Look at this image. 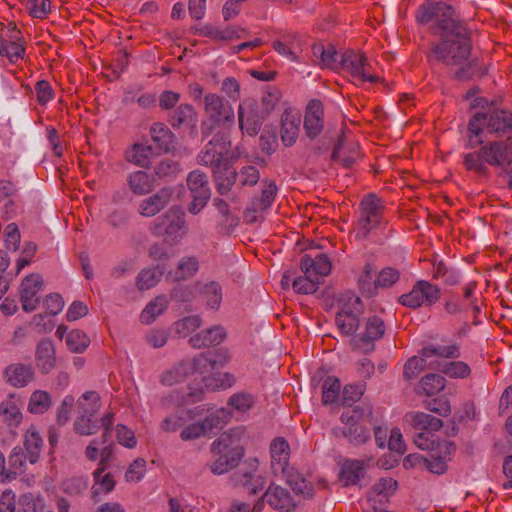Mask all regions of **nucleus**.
I'll return each instance as SVG.
<instances>
[{"label": "nucleus", "instance_id": "obj_22", "mask_svg": "<svg viewBox=\"0 0 512 512\" xmlns=\"http://www.w3.org/2000/svg\"><path fill=\"white\" fill-rule=\"evenodd\" d=\"M301 123L300 114L292 109H286L281 116V140L286 147L295 144Z\"/></svg>", "mask_w": 512, "mask_h": 512}, {"label": "nucleus", "instance_id": "obj_64", "mask_svg": "<svg viewBox=\"0 0 512 512\" xmlns=\"http://www.w3.org/2000/svg\"><path fill=\"white\" fill-rule=\"evenodd\" d=\"M43 509V501L32 493H25L20 496L17 512H38Z\"/></svg>", "mask_w": 512, "mask_h": 512}, {"label": "nucleus", "instance_id": "obj_46", "mask_svg": "<svg viewBox=\"0 0 512 512\" xmlns=\"http://www.w3.org/2000/svg\"><path fill=\"white\" fill-rule=\"evenodd\" d=\"M414 443L422 450H429L433 452L436 448L437 449H444L445 453L449 452L450 447L452 446L451 443L444 442L443 444H440L435 439L434 432H427V431H419L414 437H413Z\"/></svg>", "mask_w": 512, "mask_h": 512}, {"label": "nucleus", "instance_id": "obj_2", "mask_svg": "<svg viewBox=\"0 0 512 512\" xmlns=\"http://www.w3.org/2000/svg\"><path fill=\"white\" fill-rule=\"evenodd\" d=\"M150 232L163 238L170 245H177L188 233L185 212L179 206H173L150 224Z\"/></svg>", "mask_w": 512, "mask_h": 512}, {"label": "nucleus", "instance_id": "obj_27", "mask_svg": "<svg viewBox=\"0 0 512 512\" xmlns=\"http://www.w3.org/2000/svg\"><path fill=\"white\" fill-rule=\"evenodd\" d=\"M226 338V332L222 326H214L203 330L189 339L193 348L201 349L204 347L219 345Z\"/></svg>", "mask_w": 512, "mask_h": 512}, {"label": "nucleus", "instance_id": "obj_9", "mask_svg": "<svg viewBox=\"0 0 512 512\" xmlns=\"http://www.w3.org/2000/svg\"><path fill=\"white\" fill-rule=\"evenodd\" d=\"M340 64V68L345 69L353 79L361 83L378 81V77L370 72V63L363 53L347 50L341 55Z\"/></svg>", "mask_w": 512, "mask_h": 512}, {"label": "nucleus", "instance_id": "obj_36", "mask_svg": "<svg viewBox=\"0 0 512 512\" xmlns=\"http://www.w3.org/2000/svg\"><path fill=\"white\" fill-rule=\"evenodd\" d=\"M192 374V364L188 363V360H183L173 366L170 370L163 373L161 376V383L166 386H172L183 382Z\"/></svg>", "mask_w": 512, "mask_h": 512}, {"label": "nucleus", "instance_id": "obj_44", "mask_svg": "<svg viewBox=\"0 0 512 512\" xmlns=\"http://www.w3.org/2000/svg\"><path fill=\"white\" fill-rule=\"evenodd\" d=\"M207 307L218 310L222 302V287L218 282L211 281L203 285L200 290Z\"/></svg>", "mask_w": 512, "mask_h": 512}, {"label": "nucleus", "instance_id": "obj_19", "mask_svg": "<svg viewBox=\"0 0 512 512\" xmlns=\"http://www.w3.org/2000/svg\"><path fill=\"white\" fill-rule=\"evenodd\" d=\"M35 363L41 374H49L56 366V349L50 338H43L35 349Z\"/></svg>", "mask_w": 512, "mask_h": 512}, {"label": "nucleus", "instance_id": "obj_40", "mask_svg": "<svg viewBox=\"0 0 512 512\" xmlns=\"http://www.w3.org/2000/svg\"><path fill=\"white\" fill-rule=\"evenodd\" d=\"M26 459L21 447H15L8 458V466L6 467V480L11 481L18 475L22 474L26 469Z\"/></svg>", "mask_w": 512, "mask_h": 512}, {"label": "nucleus", "instance_id": "obj_50", "mask_svg": "<svg viewBox=\"0 0 512 512\" xmlns=\"http://www.w3.org/2000/svg\"><path fill=\"white\" fill-rule=\"evenodd\" d=\"M231 411L226 408H220L205 417L203 421L209 434L214 430L222 429L231 419Z\"/></svg>", "mask_w": 512, "mask_h": 512}, {"label": "nucleus", "instance_id": "obj_17", "mask_svg": "<svg viewBox=\"0 0 512 512\" xmlns=\"http://www.w3.org/2000/svg\"><path fill=\"white\" fill-rule=\"evenodd\" d=\"M300 267L304 274L313 276L320 283L330 274L332 264L324 253H317L315 256L306 254L301 258Z\"/></svg>", "mask_w": 512, "mask_h": 512}, {"label": "nucleus", "instance_id": "obj_37", "mask_svg": "<svg viewBox=\"0 0 512 512\" xmlns=\"http://www.w3.org/2000/svg\"><path fill=\"white\" fill-rule=\"evenodd\" d=\"M214 461L210 464V470L214 475H222L238 466L242 459L227 452L211 451Z\"/></svg>", "mask_w": 512, "mask_h": 512}, {"label": "nucleus", "instance_id": "obj_43", "mask_svg": "<svg viewBox=\"0 0 512 512\" xmlns=\"http://www.w3.org/2000/svg\"><path fill=\"white\" fill-rule=\"evenodd\" d=\"M168 306L166 296H157L154 300L150 301L144 310L141 312L140 320L144 324L152 323L157 316L161 315Z\"/></svg>", "mask_w": 512, "mask_h": 512}, {"label": "nucleus", "instance_id": "obj_54", "mask_svg": "<svg viewBox=\"0 0 512 512\" xmlns=\"http://www.w3.org/2000/svg\"><path fill=\"white\" fill-rule=\"evenodd\" d=\"M344 144V133L342 132L338 136L337 143L333 149L331 159L335 162H340L344 167L349 168L353 165L356 160V151L351 150V153L346 155L343 149Z\"/></svg>", "mask_w": 512, "mask_h": 512}, {"label": "nucleus", "instance_id": "obj_49", "mask_svg": "<svg viewBox=\"0 0 512 512\" xmlns=\"http://www.w3.org/2000/svg\"><path fill=\"white\" fill-rule=\"evenodd\" d=\"M52 405V399L47 391L36 390L29 399L28 411L32 414H43Z\"/></svg>", "mask_w": 512, "mask_h": 512}, {"label": "nucleus", "instance_id": "obj_30", "mask_svg": "<svg viewBox=\"0 0 512 512\" xmlns=\"http://www.w3.org/2000/svg\"><path fill=\"white\" fill-rule=\"evenodd\" d=\"M365 475L364 463L355 459L345 460L339 471V480L344 486L356 485Z\"/></svg>", "mask_w": 512, "mask_h": 512}, {"label": "nucleus", "instance_id": "obj_55", "mask_svg": "<svg viewBox=\"0 0 512 512\" xmlns=\"http://www.w3.org/2000/svg\"><path fill=\"white\" fill-rule=\"evenodd\" d=\"M202 320L199 315L184 317L173 324L175 332L180 337H187L201 326Z\"/></svg>", "mask_w": 512, "mask_h": 512}, {"label": "nucleus", "instance_id": "obj_5", "mask_svg": "<svg viewBox=\"0 0 512 512\" xmlns=\"http://www.w3.org/2000/svg\"><path fill=\"white\" fill-rule=\"evenodd\" d=\"M384 205L375 194H368L359 204V217L354 224L353 233L356 240L367 239L384 223Z\"/></svg>", "mask_w": 512, "mask_h": 512}, {"label": "nucleus", "instance_id": "obj_4", "mask_svg": "<svg viewBox=\"0 0 512 512\" xmlns=\"http://www.w3.org/2000/svg\"><path fill=\"white\" fill-rule=\"evenodd\" d=\"M469 131L484 130L487 134L511 138L512 112L506 109L489 107L476 113L469 121Z\"/></svg>", "mask_w": 512, "mask_h": 512}, {"label": "nucleus", "instance_id": "obj_12", "mask_svg": "<svg viewBox=\"0 0 512 512\" xmlns=\"http://www.w3.org/2000/svg\"><path fill=\"white\" fill-rule=\"evenodd\" d=\"M385 328L384 321L379 316L369 317L366 321L364 332L352 339V346L364 352L373 351L374 342L384 336Z\"/></svg>", "mask_w": 512, "mask_h": 512}, {"label": "nucleus", "instance_id": "obj_32", "mask_svg": "<svg viewBox=\"0 0 512 512\" xmlns=\"http://www.w3.org/2000/svg\"><path fill=\"white\" fill-rule=\"evenodd\" d=\"M199 270V260L196 256L181 258L175 268L170 271L167 278L174 282L184 281L193 277Z\"/></svg>", "mask_w": 512, "mask_h": 512}, {"label": "nucleus", "instance_id": "obj_59", "mask_svg": "<svg viewBox=\"0 0 512 512\" xmlns=\"http://www.w3.org/2000/svg\"><path fill=\"white\" fill-rule=\"evenodd\" d=\"M433 278L441 279L443 283L448 286L456 285L459 282L457 272L448 268L442 261L434 265Z\"/></svg>", "mask_w": 512, "mask_h": 512}, {"label": "nucleus", "instance_id": "obj_39", "mask_svg": "<svg viewBox=\"0 0 512 512\" xmlns=\"http://www.w3.org/2000/svg\"><path fill=\"white\" fill-rule=\"evenodd\" d=\"M0 415L10 427L19 426L23 418L20 407L12 396L1 402Z\"/></svg>", "mask_w": 512, "mask_h": 512}, {"label": "nucleus", "instance_id": "obj_28", "mask_svg": "<svg viewBox=\"0 0 512 512\" xmlns=\"http://www.w3.org/2000/svg\"><path fill=\"white\" fill-rule=\"evenodd\" d=\"M151 139L159 152L170 151L175 144L176 136L164 123H154L150 127Z\"/></svg>", "mask_w": 512, "mask_h": 512}, {"label": "nucleus", "instance_id": "obj_45", "mask_svg": "<svg viewBox=\"0 0 512 512\" xmlns=\"http://www.w3.org/2000/svg\"><path fill=\"white\" fill-rule=\"evenodd\" d=\"M152 154V147L140 143H136L126 152V159L128 162L135 165L147 168L150 164V155Z\"/></svg>", "mask_w": 512, "mask_h": 512}, {"label": "nucleus", "instance_id": "obj_52", "mask_svg": "<svg viewBox=\"0 0 512 512\" xmlns=\"http://www.w3.org/2000/svg\"><path fill=\"white\" fill-rule=\"evenodd\" d=\"M499 412L507 415L506 430L509 434V443L512 445V386H508L502 393L499 401Z\"/></svg>", "mask_w": 512, "mask_h": 512}, {"label": "nucleus", "instance_id": "obj_7", "mask_svg": "<svg viewBox=\"0 0 512 512\" xmlns=\"http://www.w3.org/2000/svg\"><path fill=\"white\" fill-rule=\"evenodd\" d=\"M100 396L96 391H87L78 400V409L81 415L74 422V430L79 435H93L97 432L98 426L92 418L98 411Z\"/></svg>", "mask_w": 512, "mask_h": 512}, {"label": "nucleus", "instance_id": "obj_31", "mask_svg": "<svg viewBox=\"0 0 512 512\" xmlns=\"http://www.w3.org/2000/svg\"><path fill=\"white\" fill-rule=\"evenodd\" d=\"M233 484L242 487L249 495H255L265 486V479L251 472L237 471L232 475Z\"/></svg>", "mask_w": 512, "mask_h": 512}, {"label": "nucleus", "instance_id": "obj_34", "mask_svg": "<svg viewBox=\"0 0 512 512\" xmlns=\"http://www.w3.org/2000/svg\"><path fill=\"white\" fill-rule=\"evenodd\" d=\"M336 437H344L352 445H363L370 440L371 435L369 429L365 425L336 427L333 429Z\"/></svg>", "mask_w": 512, "mask_h": 512}, {"label": "nucleus", "instance_id": "obj_57", "mask_svg": "<svg viewBox=\"0 0 512 512\" xmlns=\"http://www.w3.org/2000/svg\"><path fill=\"white\" fill-rule=\"evenodd\" d=\"M162 271L158 268L142 270L136 280V285L139 290H147L154 287L160 280Z\"/></svg>", "mask_w": 512, "mask_h": 512}, {"label": "nucleus", "instance_id": "obj_60", "mask_svg": "<svg viewBox=\"0 0 512 512\" xmlns=\"http://www.w3.org/2000/svg\"><path fill=\"white\" fill-rule=\"evenodd\" d=\"M187 185L191 193L210 192L207 175L200 170L188 174Z\"/></svg>", "mask_w": 512, "mask_h": 512}, {"label": "nucleus", "instance_id": "obj_26", "mask_svg": "<svg viewBox=\"0 0 512 512\" xmlns=\"http://www.w3.org/2000/svg\"><path fill=\"white\" fill-rule=\"evenodd\" d=\"M405 421L417 431L436 432L443 426L440 418L424 412H409L405 415Z\"/></svg>", "mask_w": 512, "mask_h": 512}, {"label": "nucleus", "instance_id": "obj_61", "mask_svg": "<svg viewBox=\"0 0 512 512\" xmlns=\"http://www.w3.org/2000/svg\"><path fill=\"white\" fill-rule=\"evenodd\" d=\"M253 404V396L246 392L235 393L228 399V405L235 411L241 413H245L250 410Z\"/></svg>", "mask_w": 512, "mask_h": 512}, {"label": "nucleus", "instance_id": "obj_21", "mask_svg": "<svg viewBox=\"0 0 512 512\" xmlns=\"http://www.w3.org/2000/svg\"><path fill=\"white\" fill-rule=\"evenodd\" d=\"M323 105L319 100H312L307 108L304 117V129L310 139L316 138L323 130Z\"/></svg>", "mask_w": 512, "mask_h": 512}, {"label": "nucleus", "instance_id": "obj_15", "mask_svg": "<svg viewBox=\"0 0 512 512\" xmlns=\"http://www.w3.org/2000/svg\"><path fill=\"white\" fill-rule=\"evenodd\" d=\"M495 141L482 147L484 161L492 166H502L512 161V141Z\"/></svg>", "mask_w": 512, "mask_h": 512}, {"label": "nucleus", "instance_id": "obj_16", "mask_svg": "<svg viewBox=\"0 0 512 512\" xmlns=\"http://www.w3.org/2000/svg\"><path fill=\"white\" fill-rule=\"evenodd\" d=\"M271 468L275 475L289 476L290 447L283 437L274 439L270 444Z\"/></svg>", "mask_w": 512, "mask_h": 512}, {"label": "nucleus", "instance_id": "obj_56", "mask_svg": "<svg viewBox=\"0 0 512 512\" xmlns=\"http://www.w3.org/2000/svg\"><path fill=\"white\" fill-rule=\"evenodd\" d=\"M66 344L70 351L82 353L90 344L89 337L80 330H72L66 337Z\"/></svg>", "mask_w": 512, "mask_h": 512}, {"label": "nucleus", "instance_id": "obj_11", "mask_svg": "<svg viewBox=\"0 0 512 512\" xmlns=\"http://www.w3.org/2000/svg\"><path fill=\"white\" fill-rule=\"evenodd\" d=\"M245 429L243 427H234L223 432L210 445V451L227 452L230 455L243 458Z\"/></svg>", "mask_w": 512, "mask_h": 512}, {"label": "nucleus", "instance_id": "obj_23", "mask_svg": "<svg viewBox=\"0 0 512 512\" xmlns=\"http://www.w3.org/2000/svg\"><path fill=\"white\" fill-rule=\"evenodd\" d=\"M398 483L391 477L379 479L369 490L367 494L368 502L373 505H383L389 501L396 489Z\"/></svg>", "mask_w": 512, "mask_h": 512}, {"label": "nucleus", "instance_id": "obj_10", "mask_svg": "<svg viewBox=\"0 0 512 512\" xmlns=\"http://www.w3.org/2000/svg\"><path fill=\"white\" fill-rule=\"evenodd\" d=\"M265 118L259 110L258 102L253 98L245 99L238 106L239 128L249 136H256Z\"/></svg>", "mask_w": 512, "mask_h": 512}, {"label": "nucleus", "instance_id": "obj_18", "mask_svg": "<svg viewBox=\"0 0 512 512\" xmlns=\"http://www.w3.org/2000/svg\"><path fill=\"white\" fill-rule=\"evenodd\" d=\"M173 190L169 187L159 189L155 194L143 199L138 211L142 216L153 217L163 210L172 200Z\"/></svg>", "mask_w": 512, "mask_h": 512}, {"label": "nucleus", "instance_id": "obj_58", "mask_svg": "<svg viewBox=\"0 0 512 512\" xmlns=\"http://www.w3.org/2000/svg\"><path fill=\"white\" fill-rule=\"evenodd\" d=\"M341 384L337 378L327 377L322 386V400L324 404L334 403L340 394Z\"/></svg>", "mask_w": 512, "mask_h": 512}, {"label": "nucleus", "instance_id": "obj_51", "mask_svg": "<svg viewBox=\"0 0 512 512\" xmlns=\"http://www.w3.org/2000/svg\"><path fill=\"white\" fill-rule=\"evenodd\" d=\"M374 275V266L367 263L358 277V287L362 291L363 295L367 297H372L376 293Z\"/></svg>", "mask_w": 512, "mask_h": 512}, {"label": "nucleus", "instance_id": "obj_38", "mask_svg": "<svg viewBox=\"0 0 512 512\" xmlns=\"http://www.w3.org/2000/svg\"><path fill=\"white\" fill-rule=\"evenodd\" d=\"M43 439L34 427L28 429L24 436V447L28 460L31 464H35L41 454Z\"/></svg>", "mask_w": 512, "mask_h": 512}, {"label": "nucleus", "instance_id": "obj_35", "mask_svg": "<svg viewBox=\"0 0 512 512\" xmlns=\"http://www.w3.org/2000/svg\"><path fill=\"white\" fill-rule=\"evenodd\" d=\"M107 468L98 467L93 472L94 486L92 487V498L98 501V495L101 493L107 494L113 491L115 487V480L112 473H105Z\"/></svg>", "mask_w": 512, "mask_h": 512}, {"label": "nucleus", "instance_id": "obj_53", "mask_svg": "<svg viewBox=\"0 0 512 512\" xmlns=\"http://www.w3.org/2000/svg\"><path fill=\"white\" fill-rule=\"evenodd\" d=\"M446 380L443 376L435 373L427 374L420 381L421 389L428 396L435 395L445 388Z\"/></svg>", "mask_w": 512, "mask_h": 512}, {"label": "nucleus", "instance_id": "obj_8", "mask_svg": "<svg viewBox=\"0 0 512 512\" xmlns=\"http://www.w3.org/2000/svg\"><path fill=\"white\" fill-rule=\"evenodd\" d=\"M440 298L438 286L426 280L417 281L412 289L398 298V302L408 308L417 309L422 305L431 306Z\"/></svg>", "mask_w": 512, "mask_h": 512}, {"label": "nucleus", "instance_id": "obj_13", "mask_svg": "<svg viewBox=\"0 0 512 512\" xmlns=\"http://www.w3.org/2000/svg\"><path fill=\"white\" fill-rule=\"evenodd\" d=\"M362 302L359 297L351 299V305H344L336 314L335 323L343 335H353L359 327Z\"/></svg>", "mask_w": 512, "mask_h": 512}, {"label": "nucleus", "instance_id": "obj_24", "mask_svg": "<svg viewBox=\"0 0 512 512\" xmlns=\"http://www.w3.org/2000/svg\"><path fill=\"white\" fill-rule=\"evenodd\" d=\"M264 498L266 503L275 510L290 512L294 509V502L290 493L280 486L270 485L264 493Z\"/></svg>", "mask_w": 512, "mask_h": 512}, {"label": "nucleus", "instance_id": "obj_25", "mask_svg": "<svg viewBox=\"0 0 512 512\" xmlns=\"http://www.w3.org/2000/svg\"><path fill=\"white\" fill-rule=\"evenodd\" d=\"M340 419L344 424L343 427L370 424L372 421V408L370 405L349 406L342 412Z\"/></svg>", "mask_w": 512, "mask_h": 512}, {"label": "nucleus", "instance_id": "obj_33", "mask_svg": "<svg viewBox=\"0 0 512 512\" xmlns=\"http://www.w3.org/2000/svg\"><path fill=\"white\" fill-rule=\"evenodd\" d=\"M277 186L274 181L264 179L262 181V190L259 197H254L251 201V211H265L269 209L275 200Z\"/></svg>", "mask_w": 512, "mask_h": 512}, {"label": "nucleus", "instance_id": "obj_41", "mask_svg": "<svg viewBox=\"0 0 512 512\" xmlns=\"http://www.w3.org/2000/svg\"><path fill=\"white\" fill-rule=\"evenodd\" d=\"M195 122L196 112L191 104L179 105L169 117V123L173 128L194 125Z\"/></svg>", "mask_w": 512, "mask_h": 512}, {"label": "nucleus", "instance_id": "obj_20", "mask_svg": "<svg viewBox=\"0 0 512 512\" xmlns=\"http://www.w3.org/2000/svg\"><path fill=\"white\" fill-rule=\"evenodd\" d=\"M3 375L12 387L23 388L33 381L35 372L30 364L13 363L5 368Z\"/></svg>", "mask_w": 512, "mask_h": 512}, {"label": "nucleus", "instance_id": "obj_42", "mask_svg": "<svg viewBox=\"0 0 512 512\" xmlns=\"http://www.w3.org/2000/svg\"><path fill=\"white\" fill-rule=\"evenodd\" d=\"M200 414L201 411L199 408H195L181 412L180 414L171 415L161 422L160 427L165 432H175L182 427L186 421L192 420Z\"/></svg>", "mask_w": 512, "mask_h": 512}, {"label": "nucleus", "instance_id": "obj_62", "mask_svg": "<svg viewBox=\"0 0 512 512\" xmlns=\"http://www.w3.org/2000/svg\"><path fill=\"white\" fill-rule=\"evenodd\" d=\"M426 366V358L413 356L407 360L403 368V378L407 381L416 378Z\"/></svg>", "mask_w": 512, "mask_h": 512}, {"label": "nucleus", "instance_id": "obj_47", "mask_svg": "<svg viewBox=\"0 0 512 512\" xmlns=\"http://www.w3.org/2000/svg\"><path fill=\"white\" fill-rule=\"evenodd\" d=\"M483 159L482 147L479 151L467 153L463 157V164L466 170L474 172L479 176H487L489 173L488 167L485 165Z\"/></svg>", "mask_w": 512, "mask_h": 512}, {"label": "nucleus", "instance_id": "obj_48", "mask_svg": "<svg viewBox=\"0 0 512 512\" xmlns=\"http://www.w3.org/2000/svg\"><path fill=\"white\" fill-rule=\"evenodd\" d=\"M219 172H214L216 188L219 194H227L231 187L235 184L238 173L227 165L226 168L219 169Z\"/></svg>", "mask_w": 512, "mask_h": 512}, {"label": "nucleus", "instance_id": "obj_3", "mask_svg": "<svg viewBox=\"0 0 512 512\" xmlns=\"http://www.w3.org/2000/svg\"><path fill=\"white\" fill-rule=\"evenodd\" d=\"M204 113L207 117L201 125L203 137L213 134L215 128L230 127L235 122V113L228 100L216 93H208L204 96Z\"/></svg>", "mask_w": 512, "mask_h": 512}, {"label": "nucleus", "instance_id": "obj_6", "mask_svg": "<svg viewBox=\"0 0 512 512\" xmlns=\"http://www.w3.org/2000/svg\"><path fill=\"white\" fill-rule=\"evenodd\" d=\"M231 142L228 133L216 132L197 156L198 163L212 168L213 172L226 168L229 165V152Z\"/></svg>", "mask_w": 512, "mask_h": 512}, {"label": "nucleus", "instance_id": "obj_29", "mask_svg": "<svg viewBox=\"0 0 512 512\" xmlns=\"http://www.w3.org/2000/svg\"><path fill=\"white\" fill-rule=\"evenodd\" d=\"M127 184L129 189L139 196L149 194L156 187L154 176L142 170L130 173Z\"/></svg>", "mask_w": 512, "mask_h": 512}, {"label": "nucleus", "instance_id": "obj_1", "mask_svg": "<svg viewBox=\"0 0 512 512\" xmlns=\"http://www.w3.org/2000/svg\"><path fill=\"white\" fill-rule=\"evenodd\" d=\"M418 23L427 27L439 40L430 44L427 58L449 67H458L455 78L468 80L477 72L485 71L478 66L477 58H471V30L456 14L453 6L442 1H427L416 13Z\"/></svg>", "mask_w": 512, "mask_h": 512}, {"label": "nucleus", "instance_id": "obj_14", "mask_svg": "<svg viewBox=\"0 0 512 512\" xmlns=\"http://www.w3.org/2000/svg\"><path fill=\"white\" fill-rule=\"evenodd\" d=\"M42 286L43 279L39 274H30L22 280L20 284V301L25 312H32L38 307L40 302L38 292Z\"/></svg>", "mask_w": 512, "mask_h": 512}, {"label": "nucleus", "instance_id": "obj_63", "mask_svg": "<svg viewBox=\"0 0 512 512\" xmlns=\"http://www.w3.org/2000/svg\"><path fill=\"white\" fill-rule=\"evenodd\" d=\"M320 283L308 274L295 278L292 281V287L297 293L312 294L316 292Z\"/></svg>", "mask_w": 512, "mask_h": 512}]
</instances>
